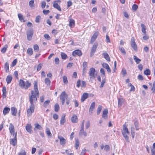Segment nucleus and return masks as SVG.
I'll return each instance as SVG.
<instances>
[{"mask_svg": "<svg viewBox=\"0 0 155 155\" xmlns=\"http://www.w3.org/2000/svg\"><path fill=\"white\" fill-rule=\"evenodd\" d=\"M34 91L31 90V94H29V96L31 105H35L37 101V97H38L39 96V91L38 88V83L36 81H34Z\"/></svg>", "mask_w": 155, "mask_h": 155, "instance_id": "f257e3e1", "label": "nucleus"}, {"mask_svg": "<svg viewBox=\"0 0 155 155\" xmlns=\"http://www.w3.org/2000/svg\"><path fill=\"white\" fill-rule=\"evenodd\" d=\"M19 85L22 88H25L27 89L31 85V84L28 81H25L22 79H20L19 81Z\"/></svg>", "mask_w": 155, "mask_h": 155, "instance_id": "f03ea898", "label": "nucleus"}, {"mask_svg": "<svg viewBox=\"0 0 155 155\" xmlns=\"http://www.w3.org/2000/svg\"><path fill=\"white\" fill-rule=\"evenodd\" d=\"M68 95L66 93L65 91L62 92L60 96V99L61 101V104L63 105L65 103V100L67 99Z\"/></svg>", "mask_w": 155, "mask_h": 155, "instance_id": "7ed1b4c3", "label": "nucleus"}, {"mask_svg": "<svg viewBox=\"0 0 155 155\" xmlns=\"http://www.w3.org/2000/svg\"><path fill=\"white\" fill-rule=\"evenodd\" d=\"M97 75V73L95 69L94 68H91L89 70V75L90 79L94 78Z\"/></svg>", "mask_w": 155, "mask_h": 155, "instance_id": "20e7f679", "label": "nucleus"}, {"mask_svg": "<svg viewBox=\"0 0 155 155\" xmlns=\"http://www.w3.org/2000/svg\"><path fill=\"white\" fill-rule=\"evenodd\" d=\"M35 108V105H31L29 106V108L27 110V113L28 116H31L32 114L34 111Z\"/></svg>", "mask_w": 155, "mask_h": 155, "instance_id": "39448f33", "label": "nucleus"}, {"mask_svg": "<svg viewBox=\"0 0 155 155\" xmlns=\"http://www.w3.org/2000/svg\"><path fill=\"white\" fill-rule=\"evenodd\" d=\"M26 33L27 39L30 41L32 39L33 34V31L32 29L28 30Z\"/></svg>", "mask_w": 155, "mask_h": 155, "instance_id": "423d86ee", "label": "nucleus"}, {"mask_svg": "<svg viewBox=\"0 0 155 155\" xmlns=\"http://www.w3.org/2000/svg\"><path fill=\"white\" fill-rule=\"evenodd\" d=\"M130 45L131 47L134 50H137V45L135 42L134 37H132L130 41Z\"/></svg>", "mask_w": 155, "mask_h": 155, "instance_id": "0eeeda50", "label": "nucleus"}, {"mask_svg": "<svg viewBox=\"0 0 155 155\" xmlns=\"http://www.w3.org/2000/svg\"><path fill=\"white\" fill-rule=\"evenodd\" d=\"M97 45H98L97 43H95L94 44L91 51L90 56L91 57H92L94 55V54L96 51Z\"/></svg>", "mask_w": 155, "mask_h": 155, "instance_id": "6e6552de", "label": "nucleus"}, {"mask_svg": "<svg viewBox=\"0 0 155 155\" xmlns=\"http://www.w3.org/2000/svg\"><path fill=\"white\" fill-rule=\"evenodd\" d=\"M72 54L74 56H81L82 55V53L80 50L78 49L73 51L72 52Z\"/></svg>", "mask_w": 155, "mask_h": 155, "instance_id": "1a4fd4ad", "label": "nucleus"}, {"mask_svg": "<svg viewBox=\"0 0 155 155\" xmlns=\"http://www.w3.org/2000/svg\"><path fill=\"white\" fill-rule=\"evenodd\" d=\"M99 33L98 31L95 32L91 38L90 43H93L97 37Z\"/></svg>", "mask_w": 155, "mask_h": 155, "instance_id": "9d476101", "label": "nucleus"}, {"mask_svg": "<svg viewBox=\"0 0 155 155\" xmlns=\"http://www.w3.org/2000/svg\"><path fill=\"white\" fill-rule=\"evenodd\" d=\"M10 140V144L14 146H15L17 143V137H16V134H15V137H14L13 138L11 139Z\"/></svg>", "mask_w": 155, "mask_h": 155, "instance_id": "9b49d317", "label": "nucleus"}, {"mask_svg": "<svg viewBox=\"0 0 155 155\" xmlns=\"http://www.w3.org/2000/svg\"><path fill=\"white\" fill-rule=\"evenodd\" d=\"M95 106V102H93L91 103L89 109V113L91 115L93 113L92 111L94 110Z\"/></svg>", "mask_w": 155, "mask_h": 155, "instance_id": "f8f14e48", "label": "nucleus"}, {"mask_svg": "<svg viewBox=\"0 0 155 155\" xmlns=\"http://www.w3.org/2000/svg\"><path fill=\"white\" fill-rule=\"evenodd\" d=\"M122 134L125 133L129 134V132L126 125V123H125L123 125V130L122 131Z\"/></svg>", "mask_w": 155, "mask_h": 155, "instance_id": "ddd939ff", "label": "nucleus"}, {"mask_svg": "<svg viewBox=\"0 0 155 155\" xmlns=\"http://www.w3.org/2000/svg\"><path fill=\"white\" fill-rule=\"evenodd\" d=\"M103 67L106 68L108 72L111 73V69L108 65L106 63H104L102 64Z\"/></svg>", "mask_w": 155, "mask_h": 155, "instance_id": "4468645a", "label": "nucleus"}, {"mask_svg": "<svg viewBox=\"0 0 155 155\" xmlns=\"http://www.w3.org/2000/svg\"><path fill=\"white\" fill-rule=\"evenodd\" d=\"M108 111L107 109H105L103 111L102 117L104 119L107 118V114Z\"/></svg>", "mask_w": 155, "mask_h": 155, "instance_id": "2eb2a0df", "label": "nucleus"}, {"mask_svg": "<svg viewBox=\"0 0 155 155\" xmlns=\"http://www.w3.org/2000/svg\"><path fill=\"white\" fill-rule=\"evenodd\" d=\"M71 122L73 123H76L78 121V118L75 114L73 115L71 118Z\"/></svg>", "mask_w": 155, "mask_h": 155, "instance_id": "dca6fc26", "label": "nucleus"}, {"mask_svg": "<svg viewBox=\"0 0 155 155\" xmlns=\"http://www.w3.org/2000/svg\"><path fill=\"white\" fill-rule=\"evenodd\" d=\"M60 140V143L61 145H64L66 143V140L62 137H58Z\"/></svg>", "mask_w": 155, "mask_h": 155, "instance_id": "f3484780", "label": "nucleus"}, {"mask_svg": "<svg viewBox=\"0 0 155 155\" xmlns=\"http://www.w3.org/2000/svg\"><path fill=\"white\" fill-rule=\"evenodd\" d=\"M88 97V94L87 93H84L81 97V101L84 102Z\"/></svg>", "mask_w": 155, "mask_h": 155, "instance_id": "a211bd4d", "label": "nucleus"}, {"mask_svg": "<svg viewBox=\"0 0 155 155\" xmlns=\"http://www.w3.org/2000/svg\"><path fill=\"white\" fill-rule=\"evenodd\" d=\"M84 128H81V129L79 132L80 135H84V137H86L87 136V133L85 131H84Z\"/></svg>", "mask_w": 155, "mask_h": 155, "instance_id": "6ab92c4d", "label": "nucleus"}, {"mask_svg": "<svg viewBox=\"0 0 155 155\" xmlns=\"http://www.w3.org/2000/svg\"><path fill=\"white\" fill-rule=\"evenodd\" d=\"M9 129L11 134H12V133L15 132L14 127L12 123L10 124Z\"/></svg>", "mask_w": 155, "mask_h": 155, "instance_id": "aec40b11", "label": "nucleus"}, {"mask_svg": "<svg viewBox=\"0 0 155 155\" xmlns=\"http://www.w3.org/2000/svg\"><path fill=\"white\" fill-rule=\"evenodd\" d=\"M53 6L54 8L57 9L59 11H61V9L58 4L56 3V2H54L53 3Z\"/></svg>", "mask_w": 155, "mask_h": 155, "instance_id": "412c9836", "label": "nucleus"}, {"mask_svg": "<svg viewBox=\"0 0 155 155\" xmlns=\"http://www.w3.org/2000/svg\"><path fill=\"white\" fill-rule=\"evenodd\" d=\"M65 114H63L62 115L60 120V124L61 125H63L65 122L66 120L65 119Z\"/></svg>", "mask_w": 155, "mask_h": 155, "instance_id": "4be33fe9", "label": "nucleus"}, {"mask_svg": "<svg viewBox=\"0 0 155 155\" xmlns=\"http://www.w3.org/2000/svg\"><path fill=\"white\" fill-rule=\"evenodd\" d=\"M124 101V99L123 98H119L118 99V107H120Z\"/></svg>", "mask_w": 155, "mask_h": 155, "instance_id": "5701e85b", "label": "nucleus"}, {"mask_svg": "<svg viewBox=\"0 0 155 155\" xmlns=\"http://www.w3.org/2000/svg\"><path fill=\"white\" fill-rule=\"evenodd\" d=\"M2 91L3 92L2 97L3 98H5L6 96V88L5 87H3Z\"/></svg>", "mask_w": 155, "mask_h": 155, "instance_id": "b1692460", "label": "nucleus"}, {"mask_svg": "<svg viewBox=\"0 0 155 155\" xmlns=\"http://www.w3.org/2000/svg\"><path fill=\"white\" fill-rule=\"evenodd\" d=\"M25 129L27 131L30 133L31 132V124H28L25 127Z\"/></svg>", "mask_w": 155, "mask_h": 155, "instance_id": "393cba45", "label": "nucleus"}, {"mask_svg": "<svg viewBox=\"0 0 155 155\" xmlns=\"http://www.w3.org/2000/svg\"><path fill=\"white\" fill-rule=\"evenodd\" d=\"M11 113L13 116H16L17 113V110L16 108L15 107H12L11 108Z\"/></svg>", "mask_w": 155, "mask_h": 155, "instance_id": "a878e982", "label": "nucleus"}, {"mask_svg": "<svg viewBox=\"0 0 155 155\" xmlns=\"http://www.w3.org/2000/svg\"><path fill=\"white\" fill-rule=\"evenodd\" d=\"M75 25V21L72 19H70L69 21V25L70 27L72 28L74 27Z\"/></svg>", "mask_w": 155, "mask_h": 155, "instance_id": "bb28decb", "label": "nucleus"}, {"mask_svg": "<svg viewBox=\"0 0 155 155\" xmlns=\"http://www.w3.org/2000/svg\"><path fill=\"white\" fill-rule=\"evenodd\" d=\"M12 79V76L10 75H8L7 76L6 79V82L8 84H9L11 83Z\"/></svg>", "mask_w": 155, "mask_h": 155, "instance_id": "cd10ccee", "label": "nucleus"}, {"mask_svg": "<svg viewBox=\"0 0 155 155\" xmlns=\"http://www.w3.org/2000/svg\"><path fill=\"white\" fill-rule=\"evenodd\" d=\"M103 55L104 56V58L108 61H110V57L108 54L106 53H104L103 54Z\"/></svg>", "mask_w": 155, "mask_h": 155, "instance_id": "c85d7f7f", "label": "nucleus"}, {"mask_svg": "<svg viewBox=\"0 0 155 155\" xmlns=\"http://www.w3.org/2000/svg\"><path fill=\"white\" fill-rule=\"evenodd\" d=\"M10 110V108L5 107L3 110V114L5 115L8 113Z\"/></svg>", "mask_w": 155, "mask_h": 155, "instance_id": "c756f323", "label": "nucleus"}, {"mask_svg": "<svg viewBox=\"0 0 155 155\" xmlns=\"http://www.w3.org/2000/svg\"><path fill=\"white\" fill-rule=\"evenodd\" d=\"M4 68L5 72H8L9 71V64L8 62H6L4 65Z\"/></svg>", "mask_w": 155, "mask_h": 155, "instance_id": "7c9ffc66", "label": "nucleus"}, {"mask_svg": "<svg viewBox=\"0 0 155 155\" xmlns=\"http://www.w3.org/2000/svg\"><path fill=\"white\" fill-rule=\"evenodd\" d=\"M8 48V45H5V46H4V47H3L2 48V49L1 50V52L3 54L5 53Z\"/></svg>", "mask_w": 155, "mask_h": 155, "instance_id": "2f4dec72", "label": "nucleus"}, {"mask_svg": "<svg viewBox=\"0 0 155 155\" xmlns=\"http://www.w3.org/2000/svg\"><path fill=\"white\" fill-rule=\"evenodd\" d=\"M134 125L136 130H139V123L138 121L137 120H134Z\"/></svg>", "mask_w": 155, "mask_h": 155, "instance_id": "473e14b6", "label": "nucleus"}, {"mask_svg": "<svg viewBox=\"0 0 155 155\" xmlns=\"http://www.w3.org/2000/svg\"><path fill=\"white\" fill-rule=\"evenodd\" d=\"M75 147L76 149H78L79 146L80 142L78 139H75Z\"/></svg>", "mask_w": 155, "mask_h": 155, "instance_id": "72a5a7b5", "label": "nucleus"}, {"mask_svg": "<svg viewBox=\"0 0 155 155\" xmlns=\"http://www.w3.org/2000/svg\"><path fill=\"white\" fill-rule=\"evenodd\" d=\"M141 27H142L141 31L144 34L146 33V28L145 26L143 24H141Z\"/></svg>", "mask_w": 155, "mask_h": 155, "instance_id": "f704fd0d", "label": "nucleus"}, {"mask_svg": "<svg viewBox=\"0 0 155 155\" xmlns=\"http://www.w3.org/2000/svg\"><path fill=\"white\" fill-rule=\"evenodd\" d=\"M134 59L137 64H139L141 61L135 55L134 56Z\"/></svg>", "mask_w": 155, "mask_h": 155, "instance_id": "c9c22d12", "label": "nucleus"}, {"mask_svg": "<svg viewBox=\"0 0 155 155\" xmlns=\"http://www.w3.org/2000/svg\"><path fill=\"white\" fill-rule=\"evenodd\" d=\"M18 17L19 18V20L23 22H25V21L23 19V17L22 15L20 13H19L18 14Z\"/></svg>", "mask_w": 155, "mask_h": 155, "instance_id": "e433bc0d", "label": "nucleus"}, {"mask_svg": "<svg viewBox=\"0 0 155 155\" xmlns=\"http://www.w3.org/2000/svg\"><path fill=\"white\" fill-rule=\"evenodd\" d=\"M27 53L29 55H31L33 54V50L31 48H29L27 49Z\"/></svg>", "mask_w": 155, "mask_h": 155, "instance_id": "4c0bfd02", "label": "nucleus"}, {"mask_svg": "<svg viewBox=\"0 0 155 155\" xmlns=\"http://www.w3.org/2000/svg\"><path fill=\"white\" fill-rule=\"evenodd\" d=\"M119 49L123 54H126V53L125 49L123 47L119 46Z\"/></svg>", "mask_w": 155, "mask_h": 155, "instance_id": "58836bf2", "label": "nucleus"}, {"mask_svg": "<svg viewBox=\"0 0 155 155\" xmlns=\"http://www.w3.org/2000/svg\"><path fill=\"white\" fill-rule=\"evenodd\" d=\"M102 106L101 105H99L98 106V107L97 109V115H99L101 110H102Z\"/></svg>", "mask_w": 155, "mask_h": 155, "instance_id": "ea45409f", "label": "nucleus"}, {"mask_svg": "<svg viewBox=\"0 0 155 155\" xmlns=\"http://www.w3.org/2000/svg\"><path fill=\"white\" fill-rule=\"evenodd\" d=\"M35 128H37L38 129L41 130L42 129V127L38 123H36L35 124Z\"/></svg>", "mask_w": 155, "mask_h": 155, "instance_id": "a19ab883", "label": "nucleus"}, {"mask_svg": "<svg viewBox=\"0 0 155 155\" xmlns=\"http://www.w3.org/2000/svg\"><path fill=\"white\" fill-rule=\"evenodd\" d=\"M61 56L62 58L64 60H65L67 57V55L63 52H61Z\"/></svg>", "mask_w": 155, "mask_h": 155, "instance_id": "79ce46f5", "label": "nucleus"}, {"mask_svg": "<svg viewBox=\"0 0 155 155\" xmlns=\"http://www.w3.org/2000/svg\"><path fill=\"white\" fill-rule=\"evenodd\" d=\"M45 82L47 85H48L50 84L51 81L49 78H46L45 80Z\"/></svg>", "mask_w": 155, "mask_h": 155, "instance_id": "37998d69", "label": "nucleus"}, {"mask_svg": "<svg viewBox=\"0 0 155 155\" xmlns=\"http://www.w3.org/2000/svg\"><path fill=\"white\" fill-rule=\"evenodd\" d=\"M123 134V136L125 138V140L127 142H129V138L127 136V134H125V133H123L122 134Z\"/></svg>", "mask_w": 155, "mask_h": 155, "instance_id": "c03bdc74", "label": "nucleus"}, {"mask_svg": "<svg viewBox=\"0 0 155 155\" xmlns=\"http://www.w3.org/2000/svg\"><path fill=\"white\" fill-rule=\"evenodd\" d=\"M59 109V107L58 104H56L54 105V111L56 112H58Z\"/></svg>", "mask_w": 155, "mask_h": 155, "instance_id": "a18cd8bd", "label": "nucleus"}, {"mask_svg": "<svg viewBox=\"0 0 155 155\" xmlns=\"http://www.w3.org/2000/svg\"><path fill=\"white\" fill-rule=\"evenodd\" d=\"M144 73L146 75H149L150 74V71L149 69H147L144 71Z\"/></svg>", "mask_w": 155, "mask_h": 155, "instance_id": "49530a36", "label": "nucleus"}, {"mask_svg": "<svg viewBox=\"0 0 155 155\" xmlns=\"http://www.w3.org/2000/svg\"><path fill=\"white\" fill-rule=\"evenodd\" d=\"M33 48L34 50L36 52H38L39 50V48L38 46L36 44L34 45Z\"/></svg>", "mask_w": 155, "mask_h": 155, "instance_id": "de8ad7c7", "label": "nucleus"}, {"mask_svg": "<svg viewBox=\"0 0 155 155\" xmlns=\"http://www.w3.org/2000/svg\"><path fill=\"white\" fill-rule=\"evenodd\" d=\"M50 101L49 100H48L46 101H45L44 103L43 104V106L45 107H46L47 106H48L49 103H50Z\"/></svg>", "mask_w": 155, "mask_h": 155, "instance_id": "09e8293b", "label": "nucleus"}, {"mask_svg": "<svg viewBox=\"0 0 155 155\" xmlns=\"http://www.w3.org/2000/svg\"><path fill=\"white\" fill-rule=\"evenodd\" d=\"M138 5L136 4H134L132 6V9L134 11H136L138 8Z\"/></svg>", "mask_w": 155, "mask_h": 155, "instance_id": "8fccbe9b", "label": "nucleus"}, {"mask_svg": "<svg viewBox=\"0 0 155 155\" xmlns=\"http://www.w3.org/2000/svg\"><path fill=\"white\" fill-rule=\"evenodd\" d=\"M46 130V133L47 134V135H48V136L49 137H51V135H52L51 134L49 129L48 128H47Z\"/></svg>", "mask_w": 155, "mask_h": 155, "instance_id": "3c124183", "label": "nucleus"}, {"mask_svg": "<svg viewBox=\"0 0 155 155\" xmlns=\"http://www.w3.org/2000/svg\"><path fill=\"white\" fill-rule=\"evenodd\" d=\"M34 0H31L29 2V6L32 7L33 6L34 4Z\"/></svg>", "mask_w": 155, "mask_h": 155, "instance_id": "603ef678", "label": "nucleus"}, {"mask_svg": "<svg viewBox=\"0 0 155 155\" xmlns=\"http://www.w3.org/2000/svg\"><path fill=\"white\" fill-rule=\"evenodd\" d=\"M63 81L64 83L67 84L68 83L67 78L65 76H64L63 77Z\"/></svg>", "mask_w": 155, "mask_h": 155, "instance_id": "864d4df0", "label": "nucleus"}, {"mask_svg": "<svg viewBox=\"0 0 155 155\" xmlns=\"http://www.w3.org/2000/svg\"><path fill=\"white\" fill-rule=\"evenodd\" d=\"M110 149V147L108 145H106L104 146V150L107 152Z\"/></svg>", "mask_w": 155, "mask_h": 155, "instance_id": "5fc2aeb1", "label": "nucleus"}, {"mask_svg": "<svg viewBox=\"0 0 155 155\" xmlns=\"http://www.w3.org/2000/svg\"><path fill=\"white\" fill-rule=\"evenodd\" d=\"M17 59H15L12 62V64L11 65V66L12 67L15 66L16 65V64L17 63Z\"/></svg>", "mask_w": 155, "mask_h": 155, "instance_id": "6e6d98bb", "label": "nucleus"}, {"mask_svg": "<svg viewBox=\"0 0 155 155\" xmlns=\"http://www.w3.org/2000/svg\"><path fill=\"white\" fill-rule=\"evenodd\" d=\"M129 85L131 87V89L130 90V91H134L135 90L134 87L131 83L129 84Z\"/></svg>", "mask_w": 155, "mask_h": 155, "instance_id": "4d7b16f0", "label": "nucleus"}, {"mask_svg": "<svg viewBox=\"0 0 155 155\" xmlns=\"http://www.w3.org/2000/svg\"><path fill=\"white\" fill-rule=\"evenodd\" d=\"M105 82H106L105 79L104 78L102 81L101 85L100 87V88H102L103 87V86L104 84L105 83Z\"/></svg>", "mask_w": 155, "mask_h": 155, "instance_id": "13d9d810", "label": "nucleus"}, {"mask_svg": "<svg viewBox=\"0 0 155 155\" xmlns=\"http://www.w3.org/2000/svg\"><path fill=\"white\" fill-rule=\"evenodd\" d=\"M151 90L152 91V92L153 94L155 92V82H154L153 84V87L152 88Z\"/></svg>", "mask_w": 155, "mask_h": 155, "instance_id": "bf43d9fd", "label": "nucleus"}, {"mask_svg": "<svg viewBox=\"0 0 155 155\" xmlns=\"http://www.w3.org/2000/svg\"><path fill=\"white\" fill-rule=\"evenodd\" d=\"M122 74L123 76H125L127 74V71L125 68H123L122 70Z\"/></svg>", "mask_w": 155, "mask_h": 155, "instance_id": "052dcab7", "label": "nucleus"}, {"mask_svg": "<svg viewBox=\"0 0 155 155\" xmlns=\"http://www.w3.org/2000/svg\"><path fill=\"white\" fill-rule=\"evenodd\" d=\"M42 66V64L41 63L39 64L37 66V71H40L41 68Z\"/></svg>", "mask_w": 155, "mask_h": 155, "instance_id": "680f3d73", "label": "nucleus"}, {"mask_svg": "<svg viewBox=\"0 0 155 155\" xmlns=\"http://www.w3.org/2000/svg\"><path fill=\"white\" fill-rule=\"evenodd\" d=\"M41 18V17L39 15L37 16L35 19V21L37 23H38L40 21V19Z\"/></svg>", "mask_w": 155, "mask_h": 155, "instance_id": "e2e57ef3", "label": "nucleus"}, {"mask_svg": "<svg viewBox=\"0 0 155 155\" xmlns=\"http://www.w3.org/2000/svg\"><path fill=\"white\" fill-rule=\"evenodd\" d=\"M18 155H26V153L24 150H22L19 153Z\"/></svg>", "mask_w": 155, "mask_h": 155, "instance_id": "0e129e2a", "label": "nucleus"}, {"mask_svg": "<svg viewBox=\"0 0 155 155\" xmlns=\"http://www.w3.org/2000/svg\"><path fill=\"white\" fill-rule=\"evenodd\" d=\"M73 102L74 103V106L75 107H77L78 106L79 104L78 101L76 100H73Z\"/></svg>", "mask_w": 155, "mask_h": 155, "instance_id": "69168bd1", "label": "nucleus"}, {"mask_svg": "<svg viewBox=\"0 0 155 155\" xmlns=\"http://www.w3.org/2000/svg\"><path fill=\"white\" fill-rule=\"evenodd\" d=\"M46 5V3L45 1H43L41 3V7L42 8H45V6Z\"/></svg>", "mask_w": 155, "mask_h": 155, "instance_id": "338daca9", "label": "nucleus"}, {"mask_svg": "<svg viewBox=\"0 0 155 155\" xmlns=\"http://www.w3.org/2000/svg\"><path fill=\"white\" fill-rule=\"evenodd\" d=\"M72 3L71 1H69L67 2V5L68 7H69L71 6L72 5Z\"/></svg>", "mask_w": 155, "mask_h": 155, "instance_id": "774afa93", "label": "nucleus"}]
</instances>
